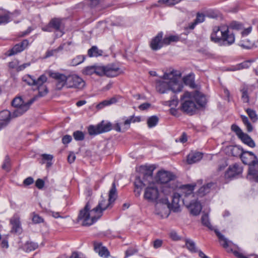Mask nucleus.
I'll return each instance as SVG.
<instances>
[{
    "label": "nucleus",
    "instance_id": "obj_55",
    "mask_svg": "<svg viewBox=\"0 0 258 258\" xmlns=\"http://www.w3.org/2000/svg\"><path fill=\"white\" fill-rule=\"evenodd\" d=\"M231 130L235 133L236 135L239 138L244 133L240 129V128L236 124H233L231 125Z\"/></svg>",
    "mask_w": 258,
    "mask_h": 258
},
{
    "label": "nucleus",
    "instance_id": "obj_39",
    "mask_svg": "<svg viewBox=\"0 0 258 258\" xmlns=\"http://www.w3.org/2000/svg\"><path fill=\"white\" fill-rule=\"evenodd\" d=\"M85 58L86 57L85 55H77L71 60L70 64L72 66H76L82 63L85 60Z\"/></svg>",
    "mask_w": 258,
    "mask_h": 258
},
{
    "label": "nucleus",
    "instance_id": "obj_37",
    "mask_svg": "<svg viewBox=\"0 0 258 258\" xmlns=\"http://www.w3.org/2000/svg\"><path fill=\"white\" fill-rule=\"evenodd\" d=\"M248 90V87L246 85H243L240 89L242 93L241 99L244 103H248L249 101Z\"/></svg>",
    "mask_w": 258,
    "mask_h": 258
},
{
    "label": "nucleus",
    "instance_id": "obj_19",
    "mask_svg": "<svg viewBox=\"0 0 258 258\" xmlns=\"http://www.w3.org/2000/svg\"><path fill=\"white\" fill-rule=\"evenodd\" d=\"M29 45V41L27 39L23 40L19 43L16 44L11 50L9 51V56H12L21 52L26 49Z\"/></svg>",
    "mask_w": 258,
    "mask_h": 258
},
{
    "label": "nucleus",
    "instance_id": "obj_63",
    "mask_svg": "<svg viewBox=\"0 0 258 258\" xmlns=\"http://www.w3.org/2000/svg\"><path fill=\"white\" fill-rule=\"evenodd\" d=\"M162 244H163V241L161 239H156L155 241H154L153 247L155 248H158L162 246Z\"/></svg>",
    "mask_w": 258,
    "mask_h": 258
},
{
    "label": "nucleus",
    "instance_id": "obj_21",
    "mask_svg": "<svg viewBox=\"0 0 258 258\" xmlns=\"http://www.w3.org/2000/svg\"><path fill=\"white\" fill-rule=\"evenodd\" d=\"M156 167L153 165H142L140 166V171L143 174L144 179H151L153 176V171L155 169Z\"/></svg>",
    "mask_w": 258,
    "mask_h": 258
},
{
    "label": "nucleus",
    "instance_id": "obj_22",
    "mask_svg": "<svg viewBox=\"0 0 258 258\" xmlns=\"http://www.w3.org/2000/svg\"><path fill=\"white\" fill-rule=\"evenodd\" d=\"M192 94V99L195 100L197 104L200 107L204 106L207 103V99L206 96L200 92L199 91H196Z\"/></svg>",
    "mask_w": 258,
    "mask_h": 258
},
{
    "label": "nucleus",
    "instance_id": "obj_29",
    "mask_svg": "<svg viewBox=\"0 0 258 258\" xmlns=\"http://www.w3.org/2000/svg\"><path fill=\"white\" fill-rule=\"evenodd\" d=\"M12 225V232L14 233H20L22 231L20 219L17 217H13L11 220Z\"/></svg>",
    "mask_w": 258,
    "mask_h": 258
},
{
    "label": "nucleus",
    "instance_id": "obj_32",
    "mask_svg": "<svg viewBox=\"0 0 258 258\" xmlns=\"http://www.w3.org/2000/svg\"><path fill=\"white\" fill-rule=\"evenodd\" d=\"M102 54L103 51L99 49L96 46H93L88 50V55L90 57L101 56Z\"/></svg>",
    "mask_w": 258,
    "mask_h": 258
},
{
    "label": "nucleus",
    "instance_id": "obj_34",
    "mask_svg": "<svg viewBox=\"0 0 258 258\" xmlns=\"http://www.w3.org/2000/svg\"><path fill=\"white\" fill-rule=\"evenodd\" d=\"M10 21L9 12L0 10V25L7 24Z\"/></svg>",
    "mask_w": 258,
    "mask_h": 258
},
{
    "label": "nucleus",
    "instance_id": "obj_13",
    "mask_svg": "<svg viewBox=\"0 0 258 258\" xmlns=\"http://www.w3.org/2000/svg\"><path fill=\"white\" fill-rule=\"evenodd\" d=\"M159 197V192L158 188L155 186H149L146 188L144 194V198L148 202L156 203Z\"/></svg>",
    "mask_w": 258,
    "mask_h": 258
},
{
    "label": "nucleus",
    "instance_id": "obj_14",
    "mask_svg": "<svg viewBox=\"0 0 258 258\" xmlns=\"http://www.w3.org/2000/svg\"><path fill=\"white\" fill-rule=\"evenodd\" d=\"M85 85L84 81L76 75H68L67 88L82 89Z\"/></svg>",
    "mask_w": 258,
    "mask_h": 258
},
{
    "label": "nucleus",
    "instance_id": "obj_64",
    "mask_svg": "<svg viewBox=\"0 0 258 258\" xmlns=\"http://www.w3.org/2000/svg\"><path fill=\"white\" fill-rule=\"evenodd\" d=\"M72 140V138L70 135H65L62 139V142L64 144H67L70 143Z\"/></svg>",
    "mask_w": 258,
    "mask_h": 258
},
{
    "label": "nucleus",
    "instance_id": "obj_15",
    "mask_svg": "<svg viewBox=\"0 0 258 258\" xmlns=\"http://www.w3.org/2000/svg\"><path fill=\"white\" fill-rule=\"evenodd\" d=\"M242 167L239 164L235 163L230 166L225 173L226 178H232L242 173Z\"/></svg>",
    "mask_w": 258,
    "mask_h": 258
},
{
    "label": "nucleus",
    "instance_id": "obj_45",
    "mask_svg": "<svg viewBox=\"0 0 258 258\" xmlns=\"http://www.w3.org/2000/svg\"><path fill=\"white\" fill-rule=\"evenodd\" d=\"M42 157V162L41 164H44L45 162H47V166L49 167L51 165L52 163L51 161H52L53 157L52 155L50 154H44L41 155Z\"/></svg>",
    "mask_w": 258,
    "mask_h": 258
},
{
    "label": "nucleus",
    "instance_id": "obj_9",
    "mask_svg": "<svg viewBox=\"0 0 258 258\" xmlns=\"http://www.w3.org/2000/svg\"><path fill=\"white\" fill-rule=\"evenodd\" d=\"M48 75L55 81V88L57 90H61L64 86L67 88L68 76L56 72L49 71Z\"/></svg>",
    "mask_w": 258,
    "mask_h": 258
},
{
    "label": "nucleus",
    "instance_id": "obj_25",
    "mask_svg": "<svg viewBox=\"0 0 258 258\" xmlns=\"http://www.w3.org/2000/svg\"><path fill=\"white\" fill-rule=\"evenodd\" d=\"M169 81L168 82L159 80L156 82V88L160 93H165L169 90Z\"/></svg>",
    "mask_w": 258,
    "mask_h": 258
},
{
    "label": "nucleus",
    "instance_id": "obj_24",
    "mask_svg": "<svg viewBox=\"0 0 258 258\" xmlns=\"http://www.w3.org/2000/svg\"><path fill=\"white\" fill-rule=\"evenodd\" d=\"M178 187L177 182L163 184L161 187L162 192L165 195H168Z\"/></svg>",
    "mask_w": 258,
    "mask_h": 258
},
{
    "label": "nucleus",
    "instance_id": "obj_8",
    "mask_svg": "<svg viewBox=\"0 0 258 258\" xmlns=\"http://www.w3.org/2000/svg\"><path fill=\"white\" fill-rule=\"evenodd\" d=\"M180 99L182 101L181 109L183 112L186 113H192L196 110L197 106L192 99L191 93L185 92Z\"/></svg>",
    "mask_w": 258,
    "mask_h": 258
},
{
    "label": "nucleus",
    "instance_id": "obj_48",
    "mask_svg": "<svg viewBox=\"0 0 258 258\" xmlns=\"http://www.w3.org/2000/svg\"><path fill=\"white\" fill-rule=\"evenodd\" d=\"M74 139L77 141H81L84 140L85 135L82 131H77L73 133V134Z\"/></svg>",
    "mask_w": 258,
    "mask_h": 258
},
{
    "label": "nucleus",
    "instance_id": "obj_5",
    "mask_svg": "<svg viewBox=\"0 0 258 258\" xmlns=\"http://www.w3.org/2000/svg\"><path fill=\"white\" fill-rule=\"evenodd\" d=\"M47 80V78L45 75H41L37 80L35 78L30 75H27L23 77V81L26 82L30 86H36L38 90L39 97H42L47 94L48 91L47 87H42L44 90V92H42L40 90L42 88V85L45 83Z\"/></svg>",
    "mask_w": 258,
    "mask_h": 258
},
{
    "label": "nucleus",
    "instance_id": "obj_50",
    "mask_svg": "<svg viewBox=\"0 0 258 258\" xmlns=\"http://www.w3.org/2000/svg\"><path fill=\"white\" fill-rule=\"evenodd\" d=\"M202 224L208 227L209 229H212V225L211 224L209 220V216L207 214H204L202 215L201 218Z\"/></svg>",
    "mask_w": 258,
    "mask_h": 258
},
{
    "label": "nucleus",
    "instance_id": "obj_17",
    "mask_svg": "<svg viewBox=\"0 0 258 258\" xmlns=\"http://www.w3.org/2000/svg\"><path fill=\"white\" fill-rule=\"evenodd\" d=\"M180 195L178 193H174L172 197V203L170 204L167 199H165V203L168 208L173 212H178L180 208Z\"/></svg>",
    "mask_w": 258,
    "mask_h": 258
},
{
    "label": "nucleus",
    "instance_id": "obj_60",
    "mask_svg": "<svg viewBox=\"0 0 258 258\" xmlns=\"http://www.w3.org/2000/svg\"><path fill=\"white\" fill-rule=\"evenodd\" d=\"M133 117H132V116H131L128 118L126 119L123 122L124 124V128L123 130H127L129 128L130 126V124L131 122H133Z\"/></svg>",
    "mask_w": 258,
    "mask_h": 258
},
{
    "label": "nucleus",
    "instance_id": "obj_11",
    "mask_svg": "<svg viewBox=\"0 0 258 258\" xmlns=\"http://www.w3.org/2000/svg\"><path fill=\"white\" fill-rule=\"evenodd\" d=\"M176 178V176L173 173L165 170L158 171L156 176V181L162 184L177 182Z\"/></svg>",
    "mask_w": 258,
    "mask_h": 258
},
{
    "label": "nucleus",
    "instance_id": "obj_10",
    "mask_svg": "<svg viewBox=\"0 0 258 258\" xmlns=\"http://www.w3.org/2000/svg\"><path fill=\"white\" fill-rule=\"evenodd\" d=\"M112 128V124L110 122H105L104 121H102L97 125H90L88 127V131L90 135H97L103 133L109 132Z\"/></svg>",
    "mask_w": 258,
    "mask_h": 258
},
{
    "label": "nucleus",
    "instance_id": "obj_23",
    "mask_svg": "<svg viewBox=\"0 0 258 258\" xmlns=\"http://www.w3.org/2000/svg\"><path fill=\"white\" fill-rule=\"evenodd\" d=\"M94 250L98 253L100 256L106 257L109 255V251L105 247L102 246L101 242H94Z\"/></svg>",
    "mask_w": 258,
    "mask_h": 258
},
{
    "label": "nucleus",
    "instance_id": "obj_18",
    "mask_svg": "<svg viewBox=\"0 0 258 258\" xmlns=\"http://www.w3.org/2000/svg\"><path fill=\"white\" fill-rule=\"evenodd\" d=\"M104 76L108 77H114L119 75L121 71L120 68L114 64H108L105 66Z\"/></svg>",
    "mask_w": 258,
    "mask_h": 258
},
{
    "label": "nucleus",
    "instance_id": "obj_58",
    "mask_svg": "<svg viewBox=\"0 0 258 258\" xmlns=\"http://www.w3.org/2000/svg\"><path fill=\"white\" fill-rule=\"evenodd\" d=\"M134 184L135 187L138 188H142L145 185V184L143 183V181L141 180L139 177H136Z\"/></svg>",
    "mask_w": 258,
    "mask_h": 258
},
{
    "label": "nucleus",
    "instance_id": "obj_41",
    "mask_svg": "<svg viewBox=\"0 0 258 258\" xmlns=\"http://www.w3.org/2000/svg\"><path fill=\"white\" fill-rule=\"evenodd\" d=\"M38 247V244L32 241H27L24 245V248L26 251L34 250Z\"/></svg>",
    "mask_w": 258,
    "mask_h": 258
},
{
    "label": "nucleus",
    "instance_id": "obj_38",
    "mask_svg": "<svg viewBox=\"0 0 258 258\" xmlns=\"http://www.w3.org/2000/svg\"><path fill=\"white\" fill-rule=\"evenodd\" d=\"M226 28L235 30H241L244 28L243 25L241 23L237 21L231 22L228 26H226Z\"/></svg>",
    "mask_w": 258,
    "mask_h": 258
},
{
    "label": "nucleus",
    "instance_id": "obj_1",
    "mask_svg": "<svg viewBox=\"0 0 258 258\" xmlns=\"http://www.w3.org/2000/svg\"><path fill=\"white\" fill-rule=\"evenodd\" d=\"M211 40L220 46L230 45L235 41V35L229 33L228 28L224 26H215L210 36Z\"/></svg>",
    "mask_w": 258,
    "mask_h": 258
},
{
    "label": "nucleus",
    "instance_id": "obj_42",
    "mask_svg": "<svg viewBox=\"0 0 258 258\" xmlns=\"http://www.w3.org/2000/svg\"><path fill=\"white\" fill-rule=\"evenodd\" d=\"M195 186L196 185L194 184H186L183 185L182 188L185 190V197L186 198H187L190 195H192Z\"/></svg>",
    "mask_w": 258,
    "mask_h": 258
},
{
    "label": "nucleus",
    "instance_id": "obj_4",
    "mask_svg": "<svg viewBox=\"0 0 258 258\" xmlns=\"http://www.w3.org/2000/svg\"><path fill=\"white\" fill-rule=\"evenodd\" d=\"M108 199H105L101 197L97 206L93 209V212H96V214L102 215V212L105 211L115 201L117 197L116 188L115 182L112 184V186L109 192Z\"/></svg>",
    "mask_w": 258,
    "mask_h": 258
},
{
    "label": "nucleus",
    "instance_id": "obj_6",
    "mask_svg": "<svg viewBox=\"0 0 258 258\" xmlns=\"http://www.w3.org/2000/svg\"><path fill=\"white\" fill-rule=\"evenodd\" d=\"M37 96L34 97L29 101L25 103H24L22 98H15L12 102V106L16 108L13 112V116L18 117L22 115L29 109L30 105L37 99Z\"/></svg>",
    "mask_w": 258,
    "mask_h": 258
},
{
    "label": "nucleus",
    "instance_id": "obj_7",
    "mask_svg": "<svg viewBox=\"0 0 258 258\" xmlns=\"http://www.w3.org/2000/svg\"><path fill=\"white\" fill-rule=\"evenodd\" d=\"M176 73V71H172L164 73L163 76L164 79L169 80V90L175 93L181 92L183 88L182 84L177 80Z\"/></svg>",
    "mask_w": 258,
    "mask_h": 258
},
{
    "label": "nucleus",
    "instance_id": "obj_49",
    "mask_svg": "<svg viewBox=\"0 0 258 258\" xmlns=\"http://www.w3.org/2000/svg\"><path fill=\"white\" fill-rule=\"evenodd\" d=\"M94 65L85 67L82 70V73L85 75H92L95 74Z\"/></svg>",
    "mask_w": 258,
    "mask_h": 258
},
{
    "label": "nucleus",
    "instance_id": "obj_12",
    "mask_svg": "<svg viewBox=\"0 0 258 258\" xmlns=\"http://www.w3.org/2000/svg\"><path fill=\"white\" fill-rule=\"evenodd\" d=\"M63 28L62 20L58 18H53L49 23L42 27V31L45 32L60 31Z\"/></svg>",
    "mask_w": 258,
    "mask_h": 258
},
{
    "label": "nucleus",
    "instance_id": "obj_47",
    "mask_svg": "<svg viewBox=\"0 0 258 258\" xmlns=\"http://www.w3.org/2000/svg\"><path fill=\"white\" fill-rule=\"evenodd\" d=\"M246 112L252 122H255L257 120L258 117L255 111L250 108H247L246 110Z\"/></svg>",
    "mask_w": 258,
    "mask_h": 258
},
{
    "label": "nucleus",
    "instance_id": "obj_59",
    "mask_svg": "<svg viewBox=\"0 0 258 258\" xmlns=\"http://www.w3.org/2000/svg\"><path fill=\"white\" fill-rule=\"evenodd\" d=\"M138 251V250L133 247L128 248L125 251V256L128 257L131 256L136 253Z\"/></svg>",
    "mask_w": 258,
    "mask_h": 258
},
{
    "label": "nucleus",
    "instance_id": "obj_35",
    "mask_svg": "<svg viewBox=\"0 0 258 258\" xmlns=\"http://www.w3.org/2000/svg\"><path fill=\"white\" fill-rule=\"evenodd\" d=\"M63 49V45H60L57 48L53 49H48L46 51L44 58H46L55 55L58 52L61 51Z\"/></svg>",
    "mask_w": 258,
    "mask_h": 258
},
{
    "label": "nucleus",
    "instance_id": "obj_62",
    "mask_svg": "<svg viewBox=\"0 0 258 258\" xmlns=\"http://www.w3.org/2000/svg\"><path fill=\"white\" fill-rule=\"evenodd\" d=\"M35 185L38 189H42L44 187V181L39 178L36 181Z\"/></svg>",
    "mask_w": 258,
    "mask_h": 258
},
{
    "label": "nucleus",
    "instance_id": "obj_31",
    "mask_svg": "<svg viewBox=\"0 0 258 258\" xmlns=\"http://www.w3.org/2000/svg\"><path fill=\"white\" fill-rule=\"evenodd\" d=\"M239 138L250 147L253 148L255 146L253 140L246 134L243 133Z\"/></svg>",
    "mask_w": 258,
    "mask_h": 258
},
{
    "label": "nucleus",
    "instance_id": "obj_52",
    "mask_svg": "<svg viewBox=\"0 0 258 258\" xmlns=\"http://www.w3.org/2000/svg\"><path fill=\"white\" fill-rule=\"evenodd\" d=\"M114 102H115V99L113 98H112L109 100H104V101L101 102V103H100L99 104H98L96 106V108L98 109H100L106 106H107V105L112 104Z\"/></svg>",
    "mask_w": 258,
    "mask_h": 258
},
{
    "label": "nucleus",
    "instance_id": "obj_51",
    "mask_svg": "<svg viewBox=\"0 0 258 258\" xmlns=\"http://www.w3.org/2000/svg\"><path fill=\"white\" fill-rule=\"evenodd\" d=\"M3 169L6 170L7 172H8L10 170L11 168V162L10 159L8 156H6L3 163V164L2 166Z\"/></svg>",
    "mask_w": 258,
    "mask_h": 258
},
{
    "label": "nucleus",
    "instance_id": "obj_56",
    "mask_svg": "<svg viewBox=\"0 0 258 258\" xmlns=\"http://www.w3.org/2000/svg\"><path fill=\"white\" fill-rule=\"evenodd\" d=\"M32 220L33 222L35 224L41 223L44 222V219L39 215L35 213H33L32 214Z\"/></svg>",
    "mask_w": 258,
    "mask_h": 258
},
{
    "label": "nucleus",
    "instance_id": "obj_27",
    "mask_svg": "<svg viewBox=\"0 0 258 258\" xmlns=\"http://www.w3.org/2000/svg\"><path fill=\"white\" fill-rule=\"evenodd\" d=\"M205 15L202 13H197L196 15V18L194 22L189 23L185 29L193 30L197 25L205 21Z\"/></svg>",
    "mask_w": 258,
    "mask_h": 258
},
{
    "label": "nucleus",
    "instance_id": "obj_3",
    "mask_svg": "<svg viewBox=\"0 0 258 258\" xmlns=\"http://www.w3.org/2000/svg\"><path fill=\"white\" fill-rule=\"evenodd\" d=\"M91 206L88 202L85 207L80 211L77 222H81V225L84 226H90L94 223L101 217V214H96V212H93V209L90 210Z\"/></svg>",
    "mask_w": 258,
    "mask_h": 258
},
{
    "label": "nucleus",
    "instance_id": "obj_20",
    "mask_svg": "<svg viewBox=\"0 0 258 258\" xmlns=\"http://www.w3.org/2000/svg\"><path fill=\"white\" fill-rule=\"evenodd\" d=\"M13 114L8 110L0 112V129L7 125L12 118H14Z\"/></svg>",
    "mask_w": 258,
    "mask_h": 258
},
{
    "label": "nucleus",
    "instance_id": "obj_30",
    "mask_svg": "<svg viewBox=\"0 0 258 258\" xmlns=\"http://www.w3.org/2000/svg\"><path fill=\"white\" fill-rule=\"evenodd\" d=\"M215 232L218 237L220 244L224 248L227 249V250H229V247L231 243V241H228L218 230H215Z\"/></svg>",
    "mask_w": 258,
    "mask_h": 258
},
{
    "label": "nucleus",
    "instance_id": "obj_36",
    "mask_svg": "<svg viewBox=\"0 0 258 258\" xmlns=\"http://www.w3.org/2000/svg\"><path fill=\"white\" fill-rule=\"evenodd\" d=\"M185 245L186 248L191 252H197L198 250L197 249L196 244L194 241L190 239H185Z\"/></svg>",
    "mask_w": 258,
    "mask_h": 258
},
{
    "label": "nucleus",
    "instance_id": "obj_2",
    "mask_svg": "<svg viewBox=\"0 0 258 258\" xmlns=\"http://www.w3.org/2000/svg\"><path fill=\"white\" fill-rule=\"evenodd\" d=\"M240 153V159L243 164L248 165V174L249 175H255L258 174V159L257 157L251 152L240 150L239 148L234 147L232 150V153L234 156H237L234 154V152Z\"/></svg>",
    "mask_w": 258,
    "mask_h": 258
},
{
    "label": "nucleus",
    "instance_id": "obj_53",
    "mask_svg": "<svg viewBox=\"0 0 258 258\" xmlns=\"http://www.w3.org/2000/svg\"><path fill=\"white\" fill-rule=\"evenodd\" d=\"M181 0H159L158 3L160 4H164L166 6H173L178 3Z\"/></svg>",
    "mask_w": 258,
    "mask_h": 258
},
{
    "label": "nucleus",
    "instance_id": "obj_33",
    "mask_svg": "<svg viewBox=\"0 0 258 258\" xmlns=\"http://www.w3.org/2000/svg\"><path fill=\"white\" fill-rule=\"evenodd\" d=\"M214 185V183L210 182L206 185L202 186L198 190V195L200 197H203L209 193L210 191V189L212 186Z\"/></svg>",
    "mask_w": 258,
    "mask_h": 258
},
{
    "label": "nucleus",
    "instance_id": "obj_54",
    "mask_svg": "<svg viewBox=\"0 0 258 258\" xmlns=\"http://www.w3.org/2000/svg\"><path fill=\"white\" fill-rule=\"evenodd\" d=\"M239 45L245 49H250L252 45V42L249 40L245 41V40L242 39L239 42Z\"/></svg>",
    "mask_w": 258,
    "mask_h": 258
},
{
    "label": "nucleus",
    "instance_id": "obj_40",
    "mask_svg": "<svg viewBox=\"0 0 258 258\" xmlns=\"http://www.w3.org/2000/svg\"><path fill=\"white\" fill-rule=\"evenodd\" d=\"M184 83L189 86L192 88H194L196 86L194 83V77L192 75H188L183 78Z\"/></svg>",
    "mask_w": 258,
    "mask_h": 258
},
{
    "label": "nucleus",
    "instance_id": "obj_44",
    "mask_svg": "<svg viewBox=\"0 0 258 258\" xmlns=\"http://www.w3.org/2000/svg\"><path fill=\"white\" fill-rule=\"evenodd\" d=\"M158 121V117L155 115L150 117L147 120L148 127L150 128L154 127L157 124Z\"/></svg>",
    "mask_w": 258,
    "mask_h": 258
},
{
    "label": "nucleus",
    "instance_id": "obj_28",
    "mask_svg": "<svg viewBox=\"0 0 258 258\" xmlns=\"http://www.w3.org/2000/svg\"><path fill=\"white\" fill-rule=\"evenodd\" d=\"M203 158V154L201 152H193L189 154L187 157L188 164H193L199 161Z\"/></svg>",
    "mask_w": 258,
    "mask_h": 258
},
{
    "label": "nucleus",
    "instance_id": "obj_61",
    "mask_svg": "<svg viewBox=\"0 0 258 258\" xmlns=\"http://www.w3.org/2000/svg\"><path fill=\"white\" fill-rule=\"evenodd\" d=\"M69 258H86L84 255L80 252L74 251L72 253V255Z\"/></svg>",
    "mask_w": 258,
    "mask_h": 258
},
{
    "label": "nucleus",
    "instance_id": "obj_46",
    "mask_svg": "<svg viewBox=\"0 0 258 258\" xmlns=\"http://www.w3.org/2000/svg\"><path fill=\"white\" fill-rule=\"evenodd\" d=\"M105 69V66L94 65L95 74L97 76H104Z\"/></svg>",
    "mask_w": 258,
    "mask_h": 258
},
{
    "label": "nucleus",
    "instance_id": "obj_26",
    "mask_svg": "<svg viewBox=\"0 0 258 258\" xmlns=\"http://www.w3.org/2000/svg\"><path fill=\"white\" fill-rule=\"evenodd\" d=\"M187 207L190 213L194 216L198 215L202 210V206L198 201L190 203Z\"/></svg>",
    "mask_w": 258,
    "mask_h": 258
},
{
    "label": "nucleus",
    "instance_id": "obj_57",
    "mask_svg": "<svg viewBox=\"0 0 258 258\" xmlns=\"http://www.w3.org/2000/svg\"><path fill=\"white\" fill-rule=\"evenodd\" d=\"M207 15L208 17L211 18H217L219 16V13L217 11L214 10H209L207 13Z\"/></svg>",
    "mask_w": 258,
    "mask_h": 258
},
{
    "label": "nucleus",
    "instance_id": "obj_43",
    "mask_svg": "<svg viewBox=\"0 0 258 258\" xmlns=\"http://www.w3.org/2000/svg\"><path fill=\"white\" fill-rule=\"evenodd\" d=\"M180 37L178 35H170L164 38L165 45H169L171 42H177L179 40Z\"/></svg>",
    "mask_w": 258,
    "mask_h": 258
},
{
    "label": "nucleus",
    "instance_id": "obj_16",
    "mask_svg": "<svg viewBox=\"0 0 258 258\" xmlns=\"http://www.w3.org/2000/svg\"><path fill=\"white\" fill-rule=\"evenodd\" d=\"M163 35V32H160L155 37L152 38L150 44V46L152 50H159L165 45Z\"/></svg>",
    "mask_w": 258,
    "mask_h": 258
}]
</instances>
